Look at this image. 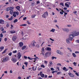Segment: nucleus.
Instances as JSON below:
<instances>
[{"instance_id": "58", "label": "nucleus", "mask_w": 79, "mask_h": 79, "mask_svg": "<svg viewBox=\"0 0 79 79\" xmlns=\"http://www.w3.org/2000/svg\"><path fill=\"white\" fill-rule=\"evenodd\" d=\"M44 63L45 64H47V61L46 60L44 61Z\"/></svg>"}, {"instance_id": "12", "label": "nucleus", "mask_w": 79, "mask_h": 79, "mask_svg": "<svg viewBox=\"0 0 79 79\" xmlns=\"http://www.w3.org/2000/svg\"><path fill=\"white\" fill-rule=\"evenodd\" d=\"M4 23H5V21L3 20L0 19V24H3Z\"/></svg>"}, {"instance_id": "59", "label": "nucleus", "mask_w": 79, "mask_h": 79, "mask_svg": "<svg viewBox=\"0 0 79 79\" xmlns=\"http://www.w3.org/2000/svg\"><path fill=\"white\" fill-rule=\"evenodd\" d=\"M24 58L25 59H27V56H24Z\"/></svg>"}, {"instance_id": "11", "label": "nucleus", "mask_w": 79, "mask_h": 79, "mask_svg": "<svg viewBox=\"0 0 79 79\" xmlns=\"http://www.w3.org/2000/svg\"><path fill=\"white\" fill-rule=\"evenodd\" d=\"M69 75L70 76V77H73L74 76V75L72 73H68Z\"/></svg>"}, {"instance_id": "33", "label": "nucleus", "mask_w": 79, "mask_h": 79, "mask_svg": "<svg viewBox=\"0 0 79 79\" xmlns=\"http://www.w3.org/2000/svg\"><path fill=\"white\" fill-rule=\"evenodd\" d=\"M27 26L26 24H23L20 25V26Z\"/></svg>"}, {"instance_id": "21", "label": "nucleus", "mask_w": 79, "mask_h": 79, "mask_svg": "<svg viewBox=\"0 0 79 79\" xmlns=\"http://www.w3.org/2000/svg\"><path fill=\"white\" fill-rule=\"evenodd\" d=\"M34 68H35L34 67H32V69L33 70V71H36V69H37V66H36L35 69Z\"/></svg>"}, {"instance_id": "36", "label": "nucleus", "mask_w": 79, "mask_h": 79, "mask_svg": "<svg viewBox=\"0 0 79 79\" xmlns=\"http://www.w3.org/2000/svg\"><path fill=\"white\" fill-rule=\"evenodd\" d=\"M54 58H55V59H56V57L54 56L52 57V60H54Z\"/></svg>"}, {"instance_id": "42", "label": "nucleus", "mask_w": 79, "mask_h": 79, "mask_svg": "<svg viewBox=\"0 0 79 79\" xmlns=\"http://www.w3.org/2000/svg\"><path fill=\"white\" fill-rule=\"evenodd\" d=\"M17 52V51L15 50V51H13V53H16Z\"/></svg>"}, {"instance_id": "53", "label": "nucleus", "mask_w": 79, "mask_h": 79, "mask_svg": "<svg viewBox=\"0 0 79 79\" xmlns=\"http://www.w3.org/2000/svg\"><path fill=\"white\" fill-rule=\"evenodd\" d=\"M4 40H5V42H6V41H7V40H8V39H7V38H5L4 39Z\"/></svg>"}, {"instance_id": "10", "label": "nucleus", "mask_w": 79, "mask_h": 79, "mask_svg": "<svg viewBox=\"0 0 79 79\" xmlns=\"http://www.w3.org/2000/svg\"><path fill=\"white\" fill-rule=\"evenodd\" d=\"M45 50V49H44V47H43L41 49V54L42 55H44V51Z\"/></svg>"}, {"instance_id": "45", "label": "nucleus", "mask_w": 79, "mask_h": 79, "mask_svg": "<svg viewBox=\"0 0 79 79\" xmlns=\"http://www.w3.org/2000/svg\"><path fill=\"white\" fill-rule=\"evenodd\" d=\"M13 16H14V18H15V17H16V14H14L13 15Z\"/></svg>"}, {"instance_id": "8", "label": "nucleus", "mask_w": 79, "mask_h": 79, "mask_svg": "<svg viewBox=\"0 0 79 79\" xmlns=\"http://www.w3.org/2000/svg\"><path fill=\"white\" fill-rule=\"evenodd\" d=\"M17 39V37L16 36H14L12 38V40L15 42V40H16V39Z\"/></svg>"}, {"instance_id": "51", "label": "nucleus", "mask_w": 79, "mask_h": 79, "mask_svg": "<svg viewBox=\"0 0 79 79\" xmlns=\"http://www.w3.org/2000/svg\"><path fill=\"white\" fill-rule=\"evenodd\" d=\"M60 73H61V72H58L57 73V74L58 75H59V74H60Z\"/></svg>"}, {"instance_id": "5", "label": "nucleus", "mask_w": 79, "mask_h": 79, "mask_svg": "<svg viewBox=\"0 0 79 79\" xmlns=\"http://www.w3.org/2000/svg\"><path fill=\"white\" fill-rule=\"evenodd\" d=\"M11 61H13V63H15L16 61H17V59L16 58H13L11 59Z\"/></svg>"}, {"instance_id": "25", "label": "nucleus", "mask_w": 79, "mask_h": 79, "mask_svg": "<svg viewBox=\"0 0 79 79\" xmlns=\"http://www.w3.org/2000/svg\"><path fill=\"white\" fill-rule=\"evenodd\" d=\"M0 49H1V50H2H2H3L4 49V47H3V46L0 47Z\"/></svg>"}, {"instance_id": "15", "label": "nucleus", "mask_w": 79, "mask_h": 79, "mask_svg": "<svg viewBox=\"0 0 79 79\" xmlns=\"http://www.w3.org/2000/svg\"><path fill=\"white\" fill-rule=\"evenodd\" d=\"M64 71H68V69H66V68L65 67H64L62 69Z\"/></svg>"}, {"instance_id": "43", "label": "nucleus", "mask_w": 79, "mask_h": 79, "mask_svg": "<svg viewBox=\"0 0 79 79\" xmlns=\"http://www.w3.org/2000/svg\"><path fill=\"white\" fill-rule=\"evenodd\" d=\"M73 64H74V65L75 66H76V65H77V64L76 63V62H74L73 63Z\"/></svg>"}, {"instance_id": "52", "label": "nucleus", "mask_w": 79, "mask_h": 79, "mask_svg": "<svg viewBox=\"0 0 79 79\" xmlns=\"http://www.w3.org/2000/svg\"><path fill=\"white\" fill-rule=\"evenodd\" d=\"M64 16H66V15H68V13L66 12H64Z\"/></svg>"}, {"instance_id": "27", "label": "nucleus", "mask_w": 79, "mask_h": 79, "mask_svg": "<svg viewBox=\"0 0 79 79\" xmlns=\"http://www.w3.org/2000/svg\"><path fill=\"white\" fill-rule=\"evenodd\" d=\"M55 31V29H52V30L50 31V32H54Z\"/></svg>"}, {"instance_id": "57", "label": "nucleus", "mask_w": 79, "mask_h": 79, "mask_svg": "<svg viewBox=\"0 0 79 79\" xmlns=\"http://www.w3.org/2000/svg\"><path fill=\"white\" fill-rule=\"evenodd\" d=\"M26 19H27V18H26V17H24L23 19V20H26Z\"/></svg>"}, {"instance_id": "38", "label": "nucleus", "mask_w": 79, "mask_h": 79, "mask_svg": "<svg viewBox=\"0 0 79 79\" xmlns=\"http://www.w3.org/2000/svg\"><path fill=\"white\" fill-rule=\"evenodd\" d=\"M6 27H8L10 26V25L8 24V23H7L6 25Z\"/></svg>"}, {"instance_id": "17", "label": "nucleus", "mask_w": 79, "mask_h": 79, "mask_svg": "<svg viewBox=\"0 0 79 79\" xmlns=\"http://www.w3.org/2000/svg\"><path fill=\"white\" fill-rule=\"evenodd\" d=\"M56 53H57L58 54H59L60 55H61V52H60V51L57 50L56 51Z\"/></svg>"}, {"instance_id": "62", "label": "nucleus", "mask_w": 79, "mask_h": 79, "mask_svg": "<svg viewBox=\"0 0 79 79\" xmlns=\"http://www.w3.org/2000/svg\"><path fill=\"white\" fill-rule=\"evenodd\" d=\"M24 64H25L27 66V62H25L24 63Z\"/></svg>"}, {"instance_id": "20", "label": "nucleus", "mask_w": 79, "mask_h": 79, "mask_svg": "<svg viewBox=\"0 0 79 79\" xmlns=\"http://www.w3.org/2000/svg\"><path fill=\"white\" fill-rule=\"evenodd\" d=\"M26 48V46H24L22 47V50H24Z\"/></svg>"}, {"instance_id": "41", "label": "nucleus", "mask_w": 79, "mask_h": 79, "mask_svg": "<svg viewBox=\"0 0 79 79\" xmlns=\"http://www.w3.org/2000/svg\"><path fill=\"white\" fill-rule=\"evenodd\" d=\"M3 37V34L2 33H1L0 34V37Z\"/></svg>"}, {"instance_id": "3", "label": "nucleus", "mask_w": 79, "mask_h": 79, "mask_svg": "<svg viewBox=\"0 0 79 79\" xmlns=\"http://www.w3.org/2000/svg\"><path fill=\"white\" fill-rule=\"evenodd\" d=\"M35 45H36V42H35V40L32 41L30 44V46H32V47H35Z\"/></svg>"}, {"instance_id": "30", "label": "nucleus", "mask_w": 79, "mask_h": 79, "mask_svg": "<svg viewBox=\"0 0 79 79\" xmlns=\"http://www.w3.org/2000/svg\"><path fill=\"white\" fill-rule=\"evenodd\" d=\"M72 55H73V57H74V58H76V55L75 53H73Z\"/></svg>"}, {"instance_id": "6", "label": "nucleus", "mask_w": 79, "mask_h": 79, "mask_svg": "<svg viewBox=\"0 0 79 79\" xmlns=\"http://www.w3.org/2000/svg\"><path fill=\"white\" fill-rule=\"evenodd\" d=\"M8 57H6L5 58L3 59L2 62H5L6 61H8Z\"/></svg>"}, {"instance_id": "13", "label": "nucleus", "mask_w": 79, "mask_h": 79, "mask_svg": "<svg viewBox=\"0 0 79 79\" xmlns=\"http://www.w3.org/2000/svg\"><path fill=\"white\" fill-rule=\"evenodd\" d=\"M62 30L63 31L65 32H68L69 31V29L66 28H64V29H62Z\"/></svg>"}, {"instance_id": "19", "label": "nucleus", "mask_w": 79, "mask_h": 79, "mask_svg": "<svg viewBox=\"0 0 79 79\" xmlns=\"http://www.w3.org/2000/svg\"><path fill=\"white\" fill-rule=\"evenodd\" d=\"M10 32L12 34H15L16 33V31L14 30L10 31Z\"/></svg>"}, {"instance_id": "61", "label": "nucleus", "mask_w": 79, "mask_h": 79, "mask_svg": "<svg viewBox=\"0 0 79 79\" xmlns=\"http://www.w3.org/2000/svg\"><path fill=\"white\" fill-rule=\"evenodd\" d=\"M22 69H24V65H23L22 66Z\"/></svg>"}, {"instance_id": "28", "label": "nucleus", "mask_w": 79, "mask_h": 79, "mask_svg": "<svg viewBox=\"0 0 79 79\" xmlns=\"http://www.w3.org/2000/svg\"><path fill=\"white\" fill-rule=\"evenodd\" d=\"M18 20L17 19H15L14 21L13 22L14 23H16L17 22H18Z\"/></svg>"}, {"instance_id": "40", "label": "nucleus", "mask_w": 79, "mask_h": 79, "mask_svg": "<svg viewBox=\"0 0 79 79\" xmlns=\"http://www.w3.org/2000/svg\"><path fill=\"white\" fill-rule=\"evenodd\" d=\"M9 10H10V7H7V11H9Z\"/></svg>"}, {"instance_id": "18", "label": "nucleus", "mask_w": 79, "mask_h": 79, "mask_svg": "<svg viewBox=\"0 0 79 79\" xmlns=\"http://www.w3.org/2000/svg\"><path fill=\"white\" fill-rule=\"evenodd\" d=\"M69 40H70V39H67L66 40V42L68 44H70V42H69Z\"/></svg>"}, {"instance_id": "39", "label": "nucleus", "mask_w": 79, "mask_h": 79, "mask_svg": "<svg viewBox=\"0 0 79 79\" xmlns=\"http://www.w3.org/2000/svg\"><path fill=\"white\" fill-rule=\"evenodd\" d=\"M6 49L2 53V54H3V53H6Z\"/></svg>"}, {"instance_id": "50", "label": "nucleus", "mask_w": 79, "mask_h": 79, "mask_svg": "<svg viewBox=\"0 0 79 79\" xmlns=\"http://www.w3.org/2000/svg\"><path fill=\"white\" fill-rule=\"evenodd\" d=\"M6 18H9V15H7L6 16Z\"/></svg>"}, {"instance_id": "47", "label": "nucleus", "mask_w": 79, "mask_h": 79, "mask_svg": "<svg viewBox=\"0 0 79 79\" xmlns=\"http://www.w3.org/2000/svg\"><path fill=\"white\" fill-rule=\"evenodd\" d=\"M27 23L28 24H31V23H30L29 22V21H27Z\"/></svg>"}, {"instance_id": "46", "label": "nucleus", "mask_w": 79, "mask_h": 79, "mask_svg": "<svg viewBox=\"0 0 79 79\" xmlns=\"http://www.w3.org/2000/svg\"><path fill=\"white\" fill-rule=\"evenodd\" d=\"M27 58H28V59L29 60H32V59H33L32 58H30V57H28Z\"/></svg>"}, {"instance_id": "23", "label": "nucleus", "mask_w": 79, "mask_h": 79, "mask_svg": "<svg viewBox=\"0 0 79 79\" xmlns=\"http://www.w3.org/2000/svg\"><path fill=\"white\" fill-rule=\"evenodd\" d=\"M51 48L48 47L47 48V50L48 51H51Z\"/></svg>"}, {"instance_id": "9", "label": "nucleus", "mask_w": 79, "mask_h": 79, "mask_svg": "<svg viewBox=\"0 0 79 79\" xmlns=\"http://www.w3.org/2000/svg\"><path fill=\"white\" fill-rule=\"evenodd\" d=\"M19 45L20 47H23V45H24V44H23V43L22 42H19Z\"/></svg>"}, {"instance_id": "1", "label": "nucleus", "mask_w": 79, "mask_h": 79, "mask_svg": "<svg viewBox=\"0 0 79 79\" xmlns=\"http://www.w3.org/2000/svg\"><path fill=\"white\" fill-rule=\"evenodd\" d=\"M48 16V12L46 11V12H44L43 14L42 15V17L44 18H46V17H47Z\"/></svg>"}, {"instance_id": "49", "label": "nucleus", "mask_w": 79, "mask_h": 79, "mask_svg": "<svg viewBox=\"0 0 79 79\" xmlns=\"http://www.w3.org/2000/svg\"><path fill=\"white\" fill-rule=\"evenodd\" d=\"M63 13H64V12H60V15H63Z\"/></svg>"}, {"instance_id": "54", "label": "nucleus", "mask_w": 79, "mask_h": 79, "mask_svg": "<svg viewBox=\"0 0 79 79\" xmlns=\"http://www.w3.org/2000/svg\"><path fill=\"white\" fill-rule=\"evenodd\" d=\"M75 74H76V75H77V76H79V74L78 73H75Z\"/></svg>"}, {"instance_id": "22", "label": "nucleus", "mask_w": 79, "mask_h": 79, "mask_svg": "<svg viewBox=\"0 0 79 79\" xmlns=\"http://www.w3.org/2000/svg\"><path fill=\"white\" fill-rule=\"evenodd\" d=\"M13 10H10V15H13Z\"/></svg>"}, {"instance_id": "24", "label": "nucleus", "mask_w": 79, "mask_h": 79, "mask_svg": "<svg viewBox=\"0 0 79 79\" xmlns=\"http://www.w3.org/2000/svg\"><path fill=\"white\" fill-rule=\"evenodd\" d=\"M16 8L17 10H19V9H20V6H17L16 7Z\"/></svg>"}, {"instance_id": "55", "label": "nucleus", "mask_w": 79, "mask_h": 79, "mask_svg": "<svg viewBox=\"0 0 79 79\" xmlns=\"http://www.w3.org/2000/svg\"><path fill=\"white\" fill-rule=\"evenodd\" d=\"M50 40H52V41H54L55 40H53L52 39L50 38L49 39Z\"/></svg>"}, {"instance_id": "31", "label": "nucleus", "mask_w": 79, "mask_h": 79, "mask_svg": "<svg viewBox=\"0 0 79 79\" xmlns=\"http://www.w3.org/2000/svg\"><path fill=\"white\" fill-rule=\"evenodd\" d=\"M65 6H67V8H69V5H68V4L66 3H65Z\"/></svg>"}, {"instance_id": "44", "label": "nucleus", "mask_w": 79, "mask_h": 79, "mask_svg": "<svg viewBox=\"0 0 79 79\" xmlns=\"http://www.w3.org/2000/svg\"><path fill=\"white\" fill-rule=\"evenodd\" d=\"M41 68H45V66H44V64H41Z\"/></svg>"}, {"instance_id": "64", "label": "nucleus", "mask_w": 79, "mask_h": 79, "mask_svg": "<svg viewBox=\"0 0 79 79\" xmlns=\"http://www.w3.org/2000/svg\"><path fill=\"white\" fill-rule=\"evenodd\" d=\"M54 23H57V20H55L54 21Z\"/></svg>"}, {"instance_id": "34", "label": "nucleus", "mask_w": 79, "mask_h": 79, "mask_svg": "<svg viewBox=\"0 0 79 79\" xmlns=\"http://www.w3.org/2000/svg\"><path fill=\"white\" fill-rule=\"evenodd\" d=\"M10 10H13L14 9V7H10Z\"/></svg>"}, {"instance_id": "2", "label": "nucleus", "mask_w": 79, "mask_h": 79, "mask_svg": "<svg viewBox=\"0 0 79 79\" xmlns=\"http://www.w3.org/2000/svg\"><path fill=\"white\" fill-rule=\"evenodd\" d=\"M51 55V52H46L44 55V58H48Z\"/></svg>"}, {"instance_id": "63", "label": "nucleus", "mask_w": 79, "mask_h": 79, "mask_svg": "<svg viewBox=\"0 0 79 79\" xmlns=\"http://www.w3.org/2000/svg\"><path fill=\"white\" fill-rule=\"evenodd\" d=\"M75 53H79V52L78 51H76L75 52Z\"/></svg>"}, {"instance_id": "14", "label": "nucleus", "mask_w": 79, "mask_h": 79, "mask_svg": "<svg viewBox=\"0 0 79 79\" xmlns=\"http://www.w3.org/2000/svg\"><path fill=\"white\" fill-rule=\"evenodd\" d=\"M74 33H73L72 35L70 34L69 35V38H73V37H74Z\"/></svg>"}, {"instance_id": "4", "label": "nucleus", "mask_w": 79, "mask_h": 79, "mask_svg": "<svg viewBox=\"0 0 79 79\" xmlns=\"http://www.w3.org/2000/svg\"><path fill=\"white\" fill-rule=\"evenodd\" d=\"M17 58L18 59V60H19V59H20V58H21V53H20V52H19L18 54H17Z\"/></svg>"}, {"instance_id": "7", "label": "nucleus", "mask_w": 79, "mask_h": 79, "mask_svg": "<svg viewBox=\"0 0 79 79\" xmlns=\"http://www.w3.org/2000/svg\"><path fill=\"white\" fill-rule=\"evenodd\" d=\"M40 75L41 77H45V75L44 73L42 74V72H40Z\"/></svg>"}, {"instance_id": "26", "label": "nucleus", "mask_w": 79, "mask_h": 79, "mask_svg": "<svg viewBox=\"0 0 79 79\" xmlns=\"http://www.w3.org/2000/svg\"><path fill=\"white\" fill-rule=\"evenodd\" d=\"M13 16H11L10 18H8L9 20L11 21V20H12V19H13Z\"/></svg>"}, {"instance_id": "32", "label": "nucleus", "mask_w": 79, "mask_h": 79, "mask_svg": "<svg viewBox=\"0 0 79 79\" xmlns=\"http://www.w3.org/2000/svg\"><path fill=\"white\" fill-rule=\"evenodd\" d=\"M8 55H9V56H11V55H12V52H9L8 53Z\"/></svg>"}, {"instance_id": "29", "label": "nucleus", "mask_w": 79, "mask_h": 79, "mask_svg": "<svg viewBox=\"0 0 79 79\" xmlns=\"http://www.w3.org/2000/svg\"><path fill=\"white\" fill-rule=\"evenodd\" d=\"M0 29L1 31H4V28L3 27H1Z\"/></svg>"}, {"instance_id": "35", "label": "nucleus", "mask_w": 79, "mask_h": 79, "mask_svg": "<svg viewBox=\"0 0 79 79\" xmlns=\"http://www.w3.org/2000/svg\"><path fill=\"white\" fill-rule=\"evenodd\" d=\"M36 15H33L31 16L32 18H35Z\"/></svg>"}, {"instance_id": "56", "label": "nucleus", "mask_w": 79, "mask_h": 79, "mask_svg": "<svg viewBox=\"0 0 79 79\" xmlns=\"http://www.w3.org/2000/svg\"><path fill=\"white\" fill-rule=\"evenodd\" d=\"M69 39H70L69 40H70V41H72V40H73V38H69Z\"/></svg>"}, {"instance_id": "48", "label": "nucleus", "mask_w": 79, "mask_h": 79, "mask_svg": "<svg viewBox=\"0 0 79 79\" xmlns=\"http://www.w3.org/2000/svg\"><path fill=\"white\" fill-rule=\"evenodd\" d=\"M50 69L51 71H54L55 70V69H54L53 68H51Z\"/></svg>"}, {"instance_id": "37", "label": "nucleus", "mask_w": 79, "mask_h": 79, "mask_svg": "<svg viewBox=\"0 0 79 79\" xmlns=\"http://www.w3.org/2000/svg\"><path fill=\"white\" fill-rule=\"evenodd\" d=\"M49 64H50V65H49V66H52V61H50V62H49Z\"/></svg>"}, {"instance_id": "16", "label": "nucleus", "mask_w": 79, "mask_h": 79, "mask_svg": "<svg viewBox=\"0 0 79 79\" xmlns=\"http://www.w3.org/2000/svg\"><path fill=\"white\" fill-rule=\"evenodd\" d=\"M73 34H74V35L75 36H77V35H78L79 34V32H77V33L75 32L73 33Z\"/></svg>"}, {"instance_id": "60", "label": "nucleus", "mask_w": 79, "mask_h": 79, "mask_svg": "<svg viewBox=\"0 0 79 79\" xmlns=\"http://www.w3.org/2000/svg\"><path fill=\"white\" fill-rule=\"evenodd\" d=\"M36 3L37 4H39V3H40V1H37Z\"/></svg>"}]
</instances>
